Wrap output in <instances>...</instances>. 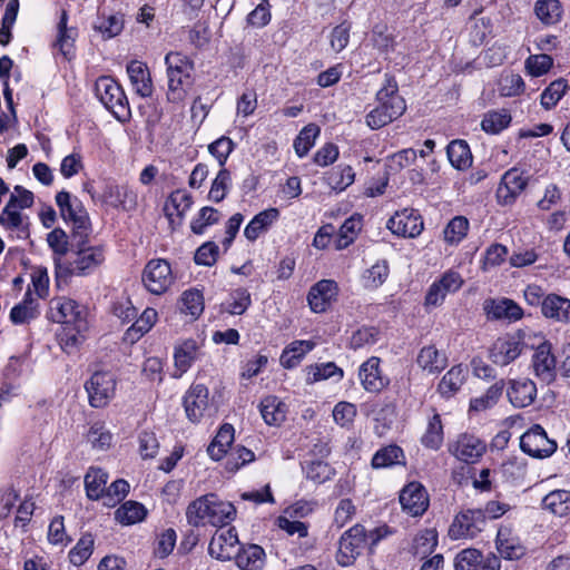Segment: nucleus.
<instances>
[{"instance_id":"f257e3e1","label":"nucleus","mask_w":570,"mask_h":570,"mask_svg":"<svg viewBox=\"0 0 570 570\" xmlns=\"http://www.w3.org/2000/svg\"><path fill=\"white\" fill-rule=\"evenodd\" d=\"M90 234L70 235V261L62 263L55 258L56 281L59 284L71 275L87 276L94 273L105 261L101 245H89Z\"/></svg>"},{"instance_id":"f03ea898","label":"nucleus","mask_w":570,"mask_h":570,"mask_svg":"<svg viewBox=\"0 0 570 570\" xmlns=\"http://www.w3.org/2000/svg\"><path fill=\"white\" fill-rule=\"evenodd\" d=\"M235 515V507L214 493L202 495L191 501L186 511L188 523L196 528L208 524L223 527L233 521Z\"/></svg>"},{"instance_id":"7ed1b4c3","label":"nucleus","mask_w":570,"mask_h":570,"mask_svg":"<svg viewBox=\"0 0 570 570\" xmlns=\"http://www.w3.org/2000/svg\"><path fill=\"white\" fill-rule=\"evenodd\" d=\"M165 65L168 77L167 99L180 102L193 83L194 62L180 52H169L165 57Z\"/></svg>"},{"instance_id":"20e7f679","label":"nucleus","mask_w":570,"mask_h":570,"mask_svg":"<svg viewBox=\"0 0 570 570\" xmlns=\"http://www.w3.org/2000/svg\"><path fill=\"white\" fill-rule=\"evenodd\" d=\"M95 94L118 121H129L131 111L127 96L114 78L109 76L99 77L95 82Z\"/></svg>"},{"instance_id":"39448f33","label":"nucleus","mask_w":570,"mask_h":570,"mask_svg":"<svg viewBox=\"0 0 570 570\" xmlns=\"http://www.w3.org/2000/svg\"><path fill=\"white\" fill-rule=\"evenodd\" d=\"M49 318L55 323L72 326L79 334L89 328L87 307L71 298H53L50 302Z\"/></svg>"},{"instance_id":"423d86ee","label":"nucleus","mask_w":570,"mask_h":570,"mask_svg":"<svg viewBox=\"0 0 570 570\" xmlns=\"http://www.w3.org/2000/svg\"><path fill=\"white\" fill-rule=\"evenodd\" d=\"M56 204L65 222L72 225L71 235L78 236V234L91 233L88 212L78 197L72 196L69 191L61 190L56 195Z\"/></svg>"},{"instance_id":"0eeeda50","label":"nucleus","mask_w":570,"mask_h":570,"mask_svg":"<svg viewBox=\"0 0 570 570\" xmlns=\"http://www.w3.org/2000/svg\"><path fill=\"white\" fill-rule=\"evenodd\" d=\"M117 380L110 371H96L86 381L85 389L88 394L89 404L100 409L106 406L115 396Z\"/></svg>"},{"instance_id":"6e6552de","label":"nucleus","mask_w":570,"mask_h":570,"mask_svg":"<svg viewBox=\"0 0 570 570\" xmlns=\"http://www.w3.org/2000/svg\"><path fill=\"white\" fill-rule=\"evenodd\" d=\"M464 279L456 271L449 269L436 278L428 288L424 297V307L426 309L441 306L449 294H454L461 289Z\"/></svg>"},{"instance_id":"1a4fd4ad","label":"nucleus","mask_w":570,"mask_h":570,"mask_svg":"<svg viewBox=\"0 0 570 570\" xmlns=\"http://www.w3.org/2000/svg\"><path fill=\"white\" fill-rule=\"evenodd\" d=\"M141 281L149 293L154 295L166 293L174 283L170 264L161 258L149 261L142 271Z\"/></svg>"},{"instance_id":"9d476101","label":"nucleus","mask_w":570,"mask_h":570,"mask_svg":"<svg viewBox=\"0 0 570 570\" xmlns=\"http://www.w3.org/2000/svg\"><path fill=\"white\" fill-rule=\"evenodd\" d=\"M366 542V531L361 524H355L345 531L338 543L337 562L343 567L353 564L361 554Z\"/></svg>"},{"instance_id":"9b49d317","label":"nucleus","mask_w":570,"mask_h":570,"mask_svg":"<svg viewBox=\"0 0 570 570\" xmlns=\"http://www.w3.org/2000/svg\"><path fill=\"white\" fill-rule=\"evenodd\" d=\"M484 527L482 510H466L459 513L449 528V537L452 540L473 539Z\"/></svg>"},{"instance_id":"f8f14e48","label":"nucleus","mask_w":570,"mask_h":570,"mask_svg":"<svg viewBox=\"0 0 570 570\" xmlns=\"http://www.w3.org/2000/svg\"><path fill=\"white\" fill-rule=\"evenodd\" d=\"M524 341L517 335H504L494 341L489 350V358L499 366H505L515 361L525 348Z\"/></svg>"},{"instance_id":"ddd939ff","label":"nucleus","mask_w":570,"mask_h":570,"mask_svg":"<svg viewBox=\"0 0 570 570\" xmlns=\"http://www.w3.org/2000/svg\"><path fill=\"white\" fill-rule=\"evenodd\" d=\"M528 178L523 173L513 167L507 170L497 188L495 197L498 204L502 206H510L515 203L517 198L525 189Z\"/></svg>"},{"instance_id":"4468645a","label":"nucleus","mask_w":570,"mask_h":570,"mask_svg":"<svg viewBox=\"0 0 570 570\" xmlns=\"http://www.w3.org/2000/svg\"><path fill=\"white\" fill-rule=\"evenodd\" d=\"M386 227L397 236L414 238L423 228V219L420 213L413 208H404L396 212L386 223Z\"/></svg>"},{"instance_id":"2eb2a0df","label":"nucleus","mask_w":570,"mask_h":570,"mask_svg":"<svg viewBox=\"0 0 570 570\" xmlns=\"http://www.w3.org/2000/svg\"><path fill=\"white\" fill-rule=\"evenodd\" d=\"M399 501L402 510L411 517L423 515L429 505L430 498L426 489L420 482L413 481L400 491Z\"/></svg>"},{"instance_id":"dca6fc26","label":"nucleus","mask_w":570,"mask_h":570,"mask_svg":"<svg viewBox=\"0 0 570 570\" xmlns=\"http://www.w3.org/2000/svg\"><path fill=\"white\" fill-rule=\"evenodd\" d=\"M209 391L204 384H194L184 397V406L189 421L194 424L202 422V419L209 415L212 405L209 403Z\"/></svg>"},{"instance_id":"f3484780","label":"nucleus","mask_w":570,"mask_h":570,"mask_svg":"<svg viewBox=\"0 0 570 570\" xmlns=\"http://www.w3.org/2000/svg\"><path fill=\"white\" fill-rule=\"evenodd\" d=\"M520 448L533 458H547L557 450V442L547 435L546 430H527L520 436Z\"/></svg>"},{"instance_id":"a211bd4d","label":"nucleus","mask_w":570,"mask_h":570,"mask_svg":"<svg viewBox=\"0 0 570 570\" xmlns=\"http://www.w3.org/2000/svg\"><path fill=\"white\" fill-rule=\"evenodd\" d=\"M376 100L394 119L406 110L405 99L399 95V86L393 76H385L384 86L377 91Z\"/></svg>"},{"instance_id":"6ab92c4d","label":"nucleus","mask_w":570,"mask_h":570,"mask_svg":"<svg viewBox=\"0 0 570 570\" xmlns=\"http://www.w3.org/2000/svg\"><path fill=\"white\" fill-rule=\"evenodd\" d=\"M238 543L235 528L218 530L209 542L208 552L218 560H230L238 552Z\"/></svg>"},{"instance_id":"aec40b11","label":"nucleus","mask_w":570,"mask_h":570,"mask_svg":"<svg viewBox=\"0 0 570 570\" xmlns=\"http://www.w3.org/2000/svg\"><path fill=\"white\" fill-rule=\"evenodd\" d=\"M556 357L551 352V344L543 342L532 355V368L534 375L543 383L550 384L556 380Z\"/></svg>"},{"instance_id":"412c9836","label":"nucleus","mask_w":570,"mask_h":570,"mask_svg":"<svg viewBox=\"0 0 570 570\" xmlns=\"http://www.w3.org/2000/svg\"><path fill=\"white\" fill-rule=\"evenodd\" d=\"M338 294L337 283L333 279H322L313 285L308 292L307 301L309 307L315 313H322L327 309Z\"/></svg>"},{"instance_id":"4be33fe9","label":"nucleus","mask_w":570,"mask_h":570,"mask_svg":"<svg viewBox=\"0 0 570 570\" xmlns=\"http://www.w3.org/2000/svg\"><path fill=\"white\" fill-rule=\"evenodd\" d=\"M101 198L108 205L124 210H132L137 206V194L127 185L108 183L105 185Z\"/></svg>"},{"instance_id":"5701e85b","label":"nucleus","mask_w":570,"mask_h":570,"mask_svg":"<svg viewBox=\"0 0 570 570\" xmlns=\"http://www.w3.org/2000/svg\"><path fill=\"white\" fill-rule=\"evenodd\" d=\"M199 355L200 346L197 341L193 338L183 341L175 347V372L173 376L178 379L185 374L190 368L193 363L199 357Z\"/></svg>"},{"instance_id":"b1692460","label":"nucleus","mask_w":570,"mask_h":570,"mask_svg":"<svg viewBox=\"0 0 570 570\" xmlns=\"http://www.w3.org/2000/svg\"><path fill=\"white\" fill-rule=\"evenodd\" d=\"M507 395L514 407H525L534 402L537 386L534 382L529 379L511 380Z\"/></svg>"},{"instance_id":"393cba45","label":"nucleus","mask_w":570,"mask_h":570,"mask_svg":"<svg viewBox=\"0 0 570 570\" xmlns=\"http://www.w3.org/2000/svg\"><path fill=\"white\" fill-rule=\"evenodd\" d=\"M450 451L461 461L474 462L485 451V444L474 435L464 433L450 445Z\"/></svg>"},{"instance_id":"a878e982","label":"nucleus","mask_w":570,"mask_h":570,"mask_svg":"<svg viewBox=\"0 0 570 570\" xmlns=\"http://www.w3.org/2000/svg\"><path fill=\"white\" fill-rule=\"evenodd\" d=\"M541 314L556 323H570V299L556 293L547 294Z\"/></svg>"},{"instance_id":"bb28decb","label":"nucleus","mask_w":570,"mask_h":570,"mask_svg":"<svg viewBox=\"0 0 570 570\" xmlns=\"http://www.w3.org/2000/svg\"><path fill=\"white\" fill-rule=\"evenodd\" d=\"M484 311L493 320L518 321L523 316L522 308L509 298L485 301Z\"/></svg>"},{"instance_id":"cd10ccee","label":"nucleus","mask_w":570,"mask_h":570,"mask_svg":"<svg viewBox=\"0 0 570 570\" xmlns=\"http://www.w3.org/2000/svg\"><path fill=\"white\" fill-rule=\"evenodd\" d=\"M127 73L137 95L142 98L153 94V82L149 70L141 61L132 60L127 66Z\"/></svg>"},{"instance_id":"c85d7f7f","label":"nucleus","mask_w":570,"mask_h":570,"mask_svg":"<svg viewBox=\"0 0 570 570\" xmlns=\"http://www.w3.org/2000/svg\"><path fill=\"white\" fill-rule=\"evenodd\" d=\"M358 377L363 387L368 392H379L386 384V381L381 375L380 358L375 356L370 357L361 365Z\"/></svg>"},{"instance_id":"c756f323","label":"nucleus","mask_w":570,"mask_h":570,"mask_svg":"<svg viewBox=\"0 0 570 570\" xmlns=\"http://www.w3.org/2000/svg\"><path fill=\"white\" fill-rule=\"evenodd\" d=\"M40 315L39 303L28 288L23 299L10 311V321L16 325L28 324Z\"/></svg>"},{"instance_id":"7c9ffc66","label":"nucleus","mask_w":570,"mask_h":570,"mask_svg":"<svg viewBox=\"0 0 570 570\" xmlns=\"http://www.w3.org/2000/svg\"><path fill=\"white\" fill-rule=\"evenodd\" d=\"M278 217L279 210L275 207L258 213L245 227V237L250 242L256 240L262 233L267 232V229L278 219Z\"/></svg>"},{"instance_id":"2f4dec72","label":"nucleus","mask_w":570,"mask_h":570,"mask_svg":"<svg viewBox=\"0 0 570 570\" xmlns=\"http://www.w3.org/2000/svg\"><path fill=\"white\" fill-rule=\"evenodd\" d=\"M193 197L188 191L184 189L174 190L165 203V215L170 224L174 223V215L179 218L180 223L185 214L190 209Z\"/></svg>"},{"instance_id":"473e14b6","label":"nucleus","mask_w":570,"mask_h":570,"mask_svg":"<svg viewBox=\"0 0 570 570\" xmlns=\"http://www.w3.org/2000/svg\"><path fill=\"white\" fill-rule=\"evenodd\" d=\"M236 564L240 570H262L266 562L264 549L257 544H248L238 550Z\"/></svg>"},{"instance_id":"72a5a7b5","label":"nucleus","mask_w":570,"mask_h":570,"mask_svg":"<svg viewBox=\"0 0 570 570\" xmlns=\"http://www.w3.org/2000/svg\"><path fill=\"white\" fill-rule=\"evenodd\" d=\"M466 379V370L462 365L452 366L442 377L438 391L442 397L450 399L459 392Z\"/></svg>"},{"instance_id":"f704fd0d","label":"nucleus","mask_w":570,"mask_h":570,"mask_svg":"<svg viewBox=\"0 0 570 570\" xmlns=\"http://www.w3.org/2000/svg\"><path fill=\"white\" fill-rule=\"evenodd\" d=\"M450 164L458 170H465L472 165V154L465 140H452L446 147Z\"/></svg>"},{"instance_id":"c9c22d12","label":"nucleus","mask_w":570,"mask_h":570,"mask_svg":"<svg viewBox=\"0 0 570 570\" xmlns=\"http://www.w3.org/2000/svg\"><path fill=\"white\" fill-rule=\"evenodd\" d=\"M542 508L553 515L563 518L570 514V491L553 490L542 500Z\"/></svg>"},{"instance_id":"e433bc0d","label":"nucleus","mask_w":570,"mask_h":570,"mask_svg":"<svg viewBox=\"0 0 570 570\" xmlns=\"http://www.w3.org/2000/svg\"><path fill=\"white\" fill-rule=\"evenodd\" d=\"M314 347L315 343L312 341H294L284 348L281 355V364L285 368H294Z\"/></svg>"},{"instance_id":"4c0bfd02","label":"nucleus","mask_w":570,"mask_h":570,"mask_svg":"<svg viewBox=\"0 0 570 570\" xmlns=\"http://www.w3.org/2000/svg\"><path fill=\"white\" fill-rule=\"evenodd\" d=\"M417 364L429 373L443 371L448 365V358L444 353L439 352L435 346H424L417 355Z\"/></svg>"},{"instance_id":"58836bf2","label":"nucleus","mask_w":570,"mask_h":570,"mask_svg":"<svg viewBox=\"0 0 570 570\" xmlns=\"http://www.w3.org/2000/svg\"><path fill=\"white\" fill-rule=\"evenodd\" d=\"M108 473L100 468H90L85 475V489L88 499L101 500L106 492Z\"/></svg>"},{"instance_id":"ea45409f","label":"nucleus","mask_w":570,"mask_h":570,"mask_svg":"<svg viewBox=\"0 0 570 570\" xmlns=\"http://www.w3.org/2000/svg\"><path fill=\"white\" fill-rule=\"evenodd\" d=\"M259 407L267 425H278L285 419L286 406L277 396H266L262 400Z\"/></svg>"},{"instance_id":"a19ab883","label":"nucleus","mask_w":570,"mask_h":570,"mask_svg":"<svg viewBox=\"0 0 570 570\" xmlns=\"http://www.w3.org/2000/svg\"><path fill=\"white\" fill-rule=\"evenodd\" d=\"M147 509L137 501H126L115 511V519L122 525H131L142 521Z\"/></svg>"},{"instance_id":"79ce46f5","label":"nucleus","mask_w":570,"mask_h":570,"mask_svg":"<svg viewBox=\"0 0 570 570\" xmlns=\"http://www.w3.org/2000/svg\"><path fill=\"white\" fill-rule=\"evenodd\" d=\"M94 29L101 33L104 39H111L122 31L124 18L118 13H100L94 23Z\"/></svg>"},{"instance_id":"37998d69","label":"nucleus","mask_w":570,"mask_h":570,"mask_svg":"<svg viewBox=\"0 0 570 570\" xmlns=\"http://www.w3.org/2000/svg\"><path fill=\"white\" fill-rule=\"evenodd\" d=\"M157 317V311L155 308L147 307L138 318H135V322L126 332V337L131 342L139 340L151 330Z\"/></svg>"},{"instance_id":"c03bdc74","label":"nucleus","mask_w":570,"mask_h":570,"mask_svg":"<svg viewBox=\"0 0 570 570\" xmlns=\"http://www.w3.org/2000/svg\"><path fill=\"white\" fill-rule=\"evenodd\" d=\"M470 223L464 216L453 217L443 229V239L450 246L459 245L468 235Z\"/></svg>"},{"instance_id":"a18cd8bd","label":"nucleus","mask_w":570,"mask_h":570,"mask_svg":"<svg viewBox=\"0 0 570 570\" xmlns=\"http://www.w3.org/2000/svg\"><path fill=\"white\" fill-rule=\"evenodd\" d=\"M354 179L355 173L350 165H338L326 174V181L328 186L338 191L351 186L354 183Z\"/></svg>"},{"instance_id":"49530a36","label":"nucleus","mask_w":570,"mask_h":570,"mask_svg":"<svg viewBox=\"0 0 570 570\" xmlns=\"http://www.w3.org/2000/svg\"><path fill=\"white\" fill-rule=\"evenodd\" d=\"M362 229V216L361 215H352L345 222L340 228L338 237L336 240V248L337 249H344L348 247L354 239L356 238L357 234Z\"/></svg>"},{"instance_id":"de8ad7c7","label":"nucleus","mask_w":570,"mask_h":570,"mask_svg":"<svg viewBox=\"0 0 570 570\" xmlns=\"http://www.w3.org/2000/svg\"><path fill=\"white\" fill-rule=\"evenodd\" d=\"M252 304L248 289L239 287L230 292L228 299L223 304L224 311L230 315L244 314Z\"/></svg>"},{"instance_id":"09e8293b","label":"nucleus","mask_w":570,"mask_h":570,"mask_svg":"<svg viewBox=\"0 0 570 570\" xmlns=\"http://www.w3.org/2000/svg\"><path fill=\"white\" fill-rule=\"evenodd\" d=\"M568 88V82L563 78L552 81L541 94V106L546 110H551L562 99Z\"/></svg>"},{"instance_id":"8fccbe9b","label":"nucleus","mask_w":570,"mask_h":570,"mask_svg":"<svg viewBox=\"0 0 570 570\" xmlns=\"http://www.w3.org/2000/svg\"><path fill=\"white\" fill-rule=\"evenodd\" d=\"M438 546V533L434 529L420 531L414 540L412 550L415 556L424 558L431 554Z\"/></svg>"},{"instance_id":"3c124183","label":"nucleus","mask_w":570,"mask_h":570,"mask_svg":"<svg viewBox=\"0 0 570 570\" xmlns=\"http://www.w3.org/2000/svg\"><path fill=\"white\" fill-rule=\"evenodd\" d=\"M95 539L91 533H85L69 551V560L73 566H82L92 554Z\"/></svg>"},{"instance_id":"603ef678","label":"nucleus","mask_w":570,"mask_h":570,"mask_svg":"<svg viewBox=\"0 0 570 570\" xmlns=\"http://www.w3.org/2000/svg\"><path fill=\"white\" fill-rule=\"evenodd\" d=\"M512 118L509 111H489L481 121V128L488 134L497 135L508 128Z\"/></svg>"},{"instance_id":"864d4df0","label":"nucleus","mask_w":570,"mask_h":570,"mask_svg":"<svg viewBox=\"0 0 570 570\" xmlns=\"http://www.w3.org/2000/svg\"><path fill=\"white\" fill-rule=\"evenodd\" d=\"M504 382L501 380L491 385L483 395L474 397L470 402V411H484L492 407L501 397Z\"/></svg>"},{"instance_id":"5fc2aeb1","label":"nucleus","mask_w":570,"mask_h":570,"mask_svg":"<svg viewBox=\"0 0 570 570\" xmlns=\"http://www.w3.org/2000/svg\"><path fill=\"white\" fill-rule=\"evenodd\" d=\"M371 414L377 426L390 428L396 419V405L392 401H380L373 404Z\"/></svg>"},{"instance_id":"6e6d98bb","label":"nucleus","mask_w":570,"mask_h":570,"mask_svg":"<svg viewBox=\"0 0 570 570\" xmlns=\"http://www.w3.org/2000/svg\"><path fill=\"white\" fill-rule=\"evenodd\" d=\"M235 430H218L216 436L207 448V452L213 460H220L227 453L234 442Z\"/></svg>"},{"instance_id":"4d7b16f0","label":"nucleus","mask_w":570,"mask_h":570,"mask_svg":"<svg viewBox=\"0 0 570 570\" xmlns=\"http://www.w3.org/2000/svg\"><path fill=\"white\" fill-rule=\"evenodd\" d=\"M232 187V175L230 171L223 167L217 173L215 179L212 183L208 198L214 203H220L226 197L228 190Z\"/></svg>"},{"instance_id":"13d9d810","label":"nucleus","mask_w":570,"mask_h":570,"mask_svg":"<svg viewBox=\"0 0 570 570\" xmlns=\"http://www.w3.org/2000/svg\"><path fill=\"white\" fill-rule=\"evenodd\" d=\"M204 311L203 294L198 289L185 291L180 298V312L197 318Z\"/></svg>"},{"instance_id":"bf43d9fd","label":"nucleus","mask_w":570,"mask_h":570,"mask_svg":"<svg viewBox=\"0 0 570 570\" xmlns=\"http://www.w3.org/2000/svg\"><path fill=\"white\" fill-rule=\"evenodd\" d=\"M318 134L320 128L314 124H309L301 130L294 140V149L299 158L308 154Z\"/></svg>"},{"instance_id":"052dcab7","label":"nucleus","mask_w":570,"mask_h":570,"mask_svg":"<svg viewBox=\"0 0 570 570\" xmlns=\"http://www.w3.org/2000/svg\"><path fill=\"white\" fill-rule=\"evenodd\" d=\"M343 370L338 367L334 362H327L311 365L308 367L306 381L308 383H315L334 376H337L338 380H341L343 377Z\"/></svg>"},{"instance_id":"680f3d73","label":"nucleus","mask_w":570,"mask_h":570,"mask_svg":"<svg viewBox=\"0 0 570 570\" xmlns=\"http://www.w3.org/2000/svg\"><path fill=\"white\" fill-rule=\"evenodd\" d=\"M534 11L546 24L557 23L561 18V6L558 0H538Z\"/></svg>"},{"instance_id":"e2e57ef3","label":"nucleus","mask_w":570,"mask_h":570,"mask_svg":"<svg viewBox=\"0 0 570 570\" xmlns=\"http://www.w3.org/2000/svg\"><path fill=\"white\" fill-rule=\"evenodd\" d=\"M390 268L386 261L376 262L363 275L364 286L376 289L383 285L389 276Z\"/></svg>"},{"instance_id":"0e129e2a","label":"nucleus","mask_w":570,"mask_h":570,"mask_svg":"<svg viewBox=\"0 0 570 570\" xmlns=\"http://www.w3.org/2000/svg\"><path fill=\"white\" fill-rule=\"evenodd\" d=\"M220 219V213L213 207H203L197 217L190 223V229L196 235H203L208 226L215 225Z\"/></svg>"},{"instance_id":"69168bd1","label":"nucleus","mask_w":570,"mask_h":570,"mask_svg":"<svg viewBox=\"0 0 570 570\" xmlns=\"http://www.w3.org/2000/svg\"><path fill=\"white\" fill-rule=\"evenodd\" d=\"M128 492L129 483L124 479H118L106 489L101 498L102 504L112 508L122 501Z\"/></svg>"},{"instance_id":"338daca9","label":"nucleus","mask_w":570,"mask_h":570,"mask_svg":"<svg viewBox=\"0 0 570 570\" xmlns=\"http://www.w3.org/2000/svg\"><path fill=\"white\" fill-rule=\"evenodd\" d=\"M403 451L397 445H390L381 449L372 459L374 468H386L402 462Z\"/></svg>"},{"instance_id":"774afa93","label":"nucleus","mask_w":570,"mask_h":570,"mask_svg":"<svg viewBox=\"0 0 570 570\" xmlns=\"http://www.w3.org/2000/svg\"><path fill=\"white\" fill-rule=\"evenodd\" d=\"M482 553L476 549L462 550L455 558V570H480Z\"/></svg>"}]
</instances>
